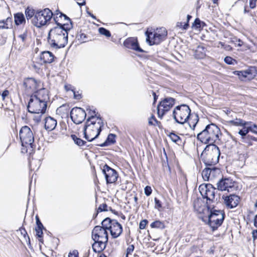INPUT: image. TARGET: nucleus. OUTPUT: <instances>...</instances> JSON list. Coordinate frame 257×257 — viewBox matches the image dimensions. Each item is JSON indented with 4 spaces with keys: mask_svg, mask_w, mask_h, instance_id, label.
<instances>
[{
    "mask_svg": "<svg viewBox=\"0 0 257 257\" xmlns=\"http://www.w3.org/2000/svg\"><path fill=\"white\" fill-rule=\"evenodd\" d=\"M159 122L154 115H152L149 119V125H156Z\"/></svg>",
    "mask_w": 257,
    "mask_h": 257,
    "instance_id": "obj_49",
    "label": "nucleus"
},
{
    "mask_svg": "<svg viewBox=\"0 0 257 257\" xmlns=\"http://www.w3.org/2000/svg\"><path fill=\"white\" fill-rule=\"evenodd\" d=\"M63 27L51 29L48 35V43L51 48L58 49L64 48L68 43V32L72 28L71 24L65 23Z\"/></svg>",
    "mask_w": 257,
    "mask_h": 257,
    "instance_id": "obj_1",
    "label": "nucleus"
},
{
    "mask_svg": "<svg viewBox=\"0 0 257 257\" xmlns=\"http://www.w3.org/2000/svg\"><path fill=\"white\" fill-rule=\"evenodd\" d=\"M107 205L106 204H102L100 205L98 208V211H106L107 210Z\"/></svg>",
    "mask_w": 257,
    "mask_h": 257,
    "instance_id": "obj_56",
    "label": "nucleus"
},
{
    "mask_svg": "<svg viewBox=\"0 0 257 257\" xmlns=\"http://www.w3.org/2000/svg\"><path fill=\"white\" fill-rule=\"evenodd\" d=\"M254 225L257 228V214L255 216L254 219Z\"/></svg>",
    "mask_w": 257,
    "mask_h": 257,
    "instance_id": "obj_63",
    "label": "nucleus"
},
{
    "mask_svg": "<svg viewBox=\"0 0 257 257\" xmlns=\"http://www.w3.org/2000/svg\"><path fill=\"white\" fill-rule=\"evenodd\" d=\"M36 224H37V227H44L42 223L41 222L39 217L37 216L36 217Z\"/></svg>",
    "mask_w": 257,
    "mask_h": 257,
    "instance_id": "obj_60",
    "label": "nucleus"
},
{
    "mask_svg": "<svg viewBox=\"0 0 257 257\" xmlns=\"http://www.w3.org/2000/svg\"><path fill=\"white\" fill-rule=\"evenodd\" d=\"M116 135L113 134H110L108 135L106 140L104 143L100 145L101 147H104L108 146L110 144H113L115 143Z\"/></svg>",
    "mask_w": 257,
    "mask_h": 257,
    "instance_id": "obj_30",
    "label": "nucleus"
},
{
    "mask_svg": "<svg viewBox=\"0 0 257 257\" xmlns=\"http://www.w3.org/2000/svg\"><path fill=\"white\" fill-rule=\"evenodd\" d=\"M87 110H89L90 111L89 112V113H90L91 114V115H93V116H95V118L94 119H93L94 120H96V122H99V120L100 121H101L103 122V120L101 118V117H100V114H98V115H97L95 114V111L94 110H93V111H91L90 109L89 108H87Z\"/></svg>",
    "mask_w": 257,
    "mask_h": 257,
    "instance_id": "obj_47",
    "label": "nucleus"
},
{
    "mask_svg": "<svg viewBox=\"0 0 257 257\" xmlns=\"http://www.w3.org/2000/svg\"><path fill=\"white\" fill-rule=\"evenodd\" d=\"M86 116V113L85 110L80 107H74L70 112V117L76 124L81 123Z\"/></svg>",
    "mask_w": 257,
    "mask_h": 257,
    "instance_id": "obj_13",
    "label": "nucleus"
},
{
    "mask_svg": "<svg viewBox=\"0 0 257 257\" xmlns=\"http://www.w3.org/2000/svg\"><path fill=\"white\" fill-rule=\"evenodd\" d=\"M144 191H145V194H146V195L148 196L151 194L152 190L150 186H147L145 188Z\"/></svg>",
    "mask_w": 257,
    "mask_h": 257,
    "instance_id": "obj_55",
    "label": "nucleus"
},
{
    "mask_svg": "<svg viewBox=\"0 0 257 257\" xmlns=\"http://www.w3.org/2000/svg\"><path fill=\"white\" fill-rule=\"evenodd\" d=\"M27 108L29 112L32 113H44L46 110L47 104L43 102V101L39 100L31 96Z\"/></svg>",
    "mask_w": 257,
    "mask_h": 257,
    "instance_id": "obj_9",
    "label": "nucleus"
},
{
    "mask_svg": "<svg viewBox=\"0 0 257 257\" xmlns=\"http://www.w3.org/2000/svg\"><path fill=\"white\" fill-rule=\"evenodd\" d=\"M92 238L93 240L108 241L107 232L104 228L96 226L92 230Z\"/></svg>",
    "mask_w": 257,
    "mask_h": 257,
    "instance_id": "obj_15",
    "label": "nucleus"
},
{
    "mask_svg": "<svg viewBox=\"0 0 257 257\" xmlns=\"http://www.w3.org/2000/svg\"><path fill=\"white\" fill-rule=\"evenodd\" d=\"M134 248L135 247L133 244L130 245L126 249V255L128 256L129 254H131L134 250Z\"/></svg>",
    "mask_w": 257,
    "mask_h": 257,
    "instance_id": "obj_50",
    "label": "nucleus"
},
{
    "mask_svg": "<svg viewBox=\"0 0 257 257\" xmlns=\"http://www.w3.org/2000/svg\"><path fill=\"white\" fill-rule=\"evenodd\" d=\"M57 12L58 13H56V15H59V18H60V19L62 20V21H67L72 25L71 20L69 18H68L66 15L61 13L59 11H58Z\"/></svg>",
    "mask_w": 257,
    "mask_h": 257,
    "instance_id": "obj_45",
    "label": "nucleus"
},
{
    "mask_svg": "<svg viewBox=\"0 0 257 257\" xmlns=\"http://www.w3.org/2000/svg\"><path fill=\"white\" fill-rule=\"evenodd\" d=\"M151 227L152 228H157L160 229H164L165 227L164 223L160 220H157L151 224Z\"/></svg>",
    "mask_w": 257,
    "mask_h": 257,
    "instance_id": "obj_37",
    "label": "nucleus"
},
{
    "mask_svg": "<svg viewBox=\"0 0 257 257\" xmlns=\"http://www.w3.org/2000/svg\"><path fill=\"white\" fill-rule=\"evenodd\" d=\"M210 171H211L210 173V180H213L215 178L216 176L218 174L219 175L220 174V170L213 166H211V167H209Z\"/></svg>",
    "mask_w": 257,
    "mask_h": 257,
    "instance_id": "obj_35",
    "label": "nucleus"
},
{
    "mask_svg": "<svg viewBox=\"0 0 257 257\" xmlns=\"http://www.w3.org/2000/svg\"><path fill=\"white\" fill-rule=\"evenodd\" d=\"M27 37V32H24L23 34L20 35L19 36V37L21 39L23 42H25Z\"/></svg>",
    "mask_w": 257,
    "mask_h": 257,
    "instance_id": "obj_59",
    "label": "nucleus"
},
{
    "mask_svg": "<svg viewBox=\"0 0 257 257\" xmlns=\"http://www.w3.org/2000/svg\"><path fill=\"white\" fill-rule=\"evenodd\" d=\"M40 81H37L33 78H27L24 79L23 86L27 93H32L35 91L39 87Z\"/></svg>",
    "mask_w": 257,
    "mask_h": 257,
    "instance_id": "obj_16",
    "label": "nucleus"
},
{
    "mask_svg": "<svg viewBox=\"0 0 257 257\" xmlns=\"http://www.w3.org/2000/svg\"><path fill=\"white\" fill-rule=\"evenodd\" d=\"M9 94V91L8 90H5L3 91L2 94L3 99L4 100L8 95Z\"/></svg>",
    "mask_w": 257,
    "mask_h": 257,
    "instance_id": "obj_61",
    "label": "nucleus"
},
{
    "mask_svg": "<svg viewBox=\"0 0 257 257\" xmlns=\"http://www.w3.org/2000/svg\"><path fill=\"white\" fill-rule=\"evenodd\" d=\"M224 200V203L228 208H233L237 206L239 201L240 198L238 196L231 194L228 196H222Z\"/></svg>",
    "mask_w": 257,
    "mask_h": 257,
    "instance_id": "obj_18",
    "label": "nucleus"
},
{
    "mask_svg": "<svg viewBox=\"0 0 257 257\" xmlns=\"http://www.w3.org/2000/svg\"><path fill=\"white\" fill-rule=\"evenodd\" d=\"M191 114V109L186 104H181L175 107L173 112L174 119L178 123L184 124Z\"/></svg>",
    "mask_w": 257,
    "mask_h": 257,
    "instance_id": "obj_6",
    "label": "nucleus"
},
{
    "mask_svg": "<svg viewBox=\"0 0 257 257\" xmlns=\"http://www.w3.org/2000/svg\"><path fill=\"white\" fill-rule=\"evenodd\" d=\"M98 31L100 34L104 35L106 37H110L111 36L110 32L104 28L101 27L99 28Z\"/></svg>",
    "mask_w": 257,
    "mask_h": 257,
    "instance_id": "obj_46",
    "label": "nucleus"
},
{
    "mask_svg": "<svg viewBox=\"0 0 257 257\" xmlns=\"http://www.w3.org/2000/svg\"><path fill=\"white\" fill-rule=\"evenodd\" d=\"M199 190L203 198L206 199L207 203L208 201L212 202L215 200L217 191L211 184L200 185Z\"/></svg>",
    "mask_w": 257,
    "mask_h": 257,
    "instance_id": "obj_11",
    "label": "nucleus"
},
{
    "mask_svg": "<svg viewBox=\"0 0 257 257\" xmlns=\"http://www.w3.org/2000/svg\"><path fill=\"white\" fill-rule=\"evenodd\" d=\"M71 137L74 141L75 143L77 144L78 146H84L86 143L85 141H83L80 138H77V136H75V135H72L71 136Z\"/></svg>",
    "mask_w": 257,
    "mask_h": 257,
    "instance_id": "obj_39",
    "label": "nucleus"
},
{
    "mask_svg": "<svg viewBox=\"0 0 257 257\" xmlns=\"http://www.w3.org/2000/svg\"><path fill=\"white\" fill-rule=\"evenodd\" d=\"M245 74L247 76V79L250 80L253 79L257 74L256 67L250 66L248 69L244 70Z\"/></svg>",
    "mask_w": 257,
    "mask_h": 257,
    "instance_id": "obj_29",
    "label": "nucleus"
},
{
    "mask_svg": "<svg viewBox=\"0 0 257 257\" xmlns=\"http://www.w3.org/2000/svg\"><path fill=\"white\" fill-rule=\"evenodd\" d=\"M56 125L57 121L53 117L48 116L45 118V128L46 130L51 131L56 127Z\"/></svg>",
    "mask_w": 257,
    "mask_h": 257,
    "instance_id": "obj_23",
    "label": "nucleus"
},
{
    "mask_svg": "<svg viewBox=\"0 0 257 257\" xmlns=\"http://www.w3.org/2000/svg\"><path fill=\"white\" fill-rule=\"evenodd\" d=\"M109 230L113 238H117L121 234L122 227L116 220H113L112 225L109 226Z\"/></svg>",
    "mask_w": 257,
    "mask_h": 257,
    "instance_id": "obj_20",
    "label": "nucleus"
},
{
    "mask_svg": "<svg viewBox=\"0 0 257 257\" xmlns=\"http://www.w3.org/2000/svg\"><path fill=\"white\" fill-rule=\"evenodd\" d=\"M34 97L38 99L39 100L43 101V102L47 103L49 100V92L46 88H41L36 92L34 95H32Z\"/></svg>",
    "mask_w": 257,
    "mask_h": 257,
    "instance_id": "obj_21",
    "label": "nucleus"
},
{
    "mask_svg": "<svg viewBox=\"0 0 257 257\" xmlns=\"http://www.w3.org/2000/svg\"><path fill=\"white\" fill-rule=\"evenodd\" d=\"M94 118L95 116L93 115L89 117L83 128L84 138L88 142H91L98 137L104 125L101 121L96 122L94 120Z\"/></svg>",
    "mask_w": 257,
    "mask_h": 257,
    "instance_id": "obj_3",
    "label": "nucleus"
},
{
    "mask_svg": "<svg viewBox=\"0 0 257 257\" xmlns=\"http://www.w3.org/2000/svg\"><path fill=\"white\" fill-rule=\"evenodd\" d=\"M205 25V23L201 21L199 18H196L193 24V26L195 27L197 29L203 27Z\"/></svg>",
    "mask_w": 257,
    "mask_h": 257,
    "instance_id": "obj_42",
    "label": "nucleus"
},
{
    "mask_svg": "<svg viewBox=\"0 0 257 257\" xmlns=\"http://www.w3.org/2000/svg\"><path fill=\"white\" fill-rule=\"evenodd\" d=\"M58 11H56L54 14H53V19L55 21L56 24L59 26L58 27H63L64 24L65 23H62V20L59 18V15H56V13H58Z\"/></svg>",
    "mask_w": 257,
    "mask_h": 257,
    "instance_id": "obj_38",
    "label": "nucleus"
},
{
    "mask_svg": "<svg viewBox=\"0 0 257 257\" xmlns=\"http://www.w3.org/2000/svg\"><path fill=\"white\" fill-rule=\"evenodd\" d=\"M113 220H111L107 217L104 219L101 222L102 226L101 227L104 228L105 230H109V226L112 225Z\"/></svg>",
    "mask_w": 257,
    "mask_h": 257,
    "instance_id": "obj_32",
    "label": "nucleus"
},
{
    "mask_svg": "<svg viewBox=\"0 0 257 257\" xmlns=\"http://www.w3.org/2000/svg\"><path fill=\"white\" fill-rule=\"evenodd\" d=\"M169 137L173 142H175L178 145H180L182 144V140L178 136L176 135L175 133H171L170 134Z\"/></svg>",
    "mask_w": 257,
    "mask_h": 257,
    "instance_id": "obj_36",
    "label": "nucleus"
},
{
    "mask_svg": "<svg viewBox=\"0 0 257 257\" xmlns=\"http://www.w3.org/2000/svg\"><path fill=\"white\" fill-rule=\"evenodd\" d=\"M12 19L8 18L6 21H0V29H9L12 26Z\"/></svg>",
    "mask_w": 257,
    "mask_h": 257,
    "instance_id": "obj_31",
    "label": "nucleus"
},
{
    "mask_svg": "<svg viewBox=\"0 0 257 257\" xmlns=\"http://www.w3.org/2000/svg\"><path fill=\"white\" fill-rule=\"evenodd\" d=\"M148 223V221L146 219L142 220L139 224V228L141 229H144L145 228L146 225Z\"/></svg>",
    "mask_w": 257,
    "mask_h": 257,
    "instance_id": "obj_53",
    "label": "nucleus"
},
{
    "mask_svg": "<svg viewBox=\"0 0 257 257\" xmlns=\"http://www.w3.org/2000/svg\"><path fill=\"white\" fill-rule=\"evenodd\" d=\"M229 125L236 126H243L244 125H249L251 123V121H246L242 119L235 118L227 121Z\"/></svg>",
    "mask_w": 257,
    "mask_h": 257,
    "instance_id": "obj_26",
    "label": "nucleus"
},
{
    "mask_svg": "<svg viewBox=\"0 0 257 257\" xmlns=\"http://www.w3.org/2000/svg\"><path fill=\"white\" fill-rule=\"evenodd\" d=\"M245 70L242 71H235L234 73L238 76L239 78L242 80H245L246 79H247V76L246 75V74H245Z\"/></svg>",
    "mask_w": 257,
    "mask_h": 257,
    "instance_id": "obj_44",
    "label": "nucleus"
},
{
    "mask_svg": "<svg viewBox=\"0 0 257 257\" xmlns=\"http://www.w3.org/2000/svg\"><path fill=\"white\" fill-rule=\"evenodd\" d=\"M14 22L16 25H24L26 20L23 14L18 13L14 15Z\"/></svg>",
    "mask_w": 257,
    "mask_h": 257,
    "instance_id": "obj_28",
    "label": "nucleus"
},
{
    "mask_svg": "<svg viewBox=\"0 0 257 257\" xmlns=\"http://www.w3.org/2000/svg\"><path fill=\"white\" fill-rule=\"evenodd\" d=\"M194 55L197 59H201L205 56V48L202 46H198L194 51Z\"/></svg>",
    "mask_w": 257,
    "mask_h": 257,
    "instance_id": "obj_27",
    "label": "nucleus"
},
{
    "mask_svg": "<svg viewBox=\"0 0 257 257\" xmlns=\"http://www.w3.org/2000/svg\"><path fill=\"white\" fill-rule=\"evenodd\" d=\"M247 128L249 132L257 134V125L255 124H252L251 123L247 125Z\"/></svg>",
    "mask_w": 257,
    "mask_h": 257,
    "instance_id": "obj_48",
    "label": "nucleus"
},
{
    "mask_svg": "<svg viewBox=\"0 0 257 257\" xmlns=\"http://www.w3.org/2000/svg\"><path fill=\"white\" fill-rule=\"evenodd\" d=\"M124 46L139 52H143V50L140 48L138 40L135 38H129L126 39L124 43Z\"/></svg>",
    "mask_w": 257,
    "mask_h": 257,
    "instance_id": "obj_19",
    "label": "nucleus"
},
{
    "mask_svg": "<svg viewBox=\"0 0 257 257\" xmlns=\"http://www.w3.org/2000/svg\"><path fill=\"white\" fill-rule=\"evenodd\" d=\"M252 236L254 239L257 238V230H253L252 231Z\"/></svg>",
    "mask_w": 257,
    "mask_h": 257,
    "instance_id": "obj_62",
    "label": "nucleus"
},
{
    "mask_svg": "<svg viewBox=\"0 0 257 257\" xmlns=\"http://www.w3.org/2000/svg\"><path fill=\"white\" fill-rule=\"evenodd\" d=\"M235 182L230 178H223L217 183V188L221 191H232L234 188Z\"/></svg>",
    "mask_w": 257,
    "mask_h": 257,
    "instance_id": "obj_17",
    "label": "nucleus"
},
{
    "mask_svg": "<svg viewBox=\"0 0 257 257\" xmlns=\"http://www.w3.org/2000/svg\"><path fill=\"white\" fill-rule=\"evenodd\" d=\"M242 127L243 128L240 130L237 133L241 136L242 142H244L243 140L245 138V137L249 133V131L247 128V125H244Z\"/></svg>",
    "mask_w": 257,
    "mask_h": 257,
    "instance_id": "obj_33",
    "label": "nucleus"
},
{
    "mask_svg": "<svg viewBox=\"0 0 257 257\" xmlns=\"http://www.w3.org/2000/svg\"><path fill=\"white\" fill-rule=\"evenodd\" d=\"M54 55L49 51H44L40 55V59L44 63H52L54 60Z\"/></svg>",
    "mask_w": 257,
    "mask_h": 257,
    "instance_id": "obj_24",
    "label": "nucleus"
},
{
    "mask_svg": "<svg viewBox=\"0 0 257 257\" xmlns=\"http://www.w3.org/2000/svg\"><path fill=\"white\" fill-rule=\"evenodd\" d=\"M146 34L147 41L149 43L150 45H157L165 40L167 35V32L165 28L162 27L159 29L157 28L154 33L149 32L147 31Z\"/></svg>",
    "mask_w": 257,
    "mask_h": 257,
    "instance_id": "obj_7",
    "label": "nucleus"
},
{
    "mask_svg": "<svg viewBox=\"0 0 257 257\" xmlns=\"http://www.w3.org/2000/svg\"><path fill=\"white\" fill-rule=\"evenodd\" d=\"M94 243L92 244V248L94 252H99L104 250L106 247V244L108 241L94 240Z\"/></svg>",
    "mask_w": 257,
    "mask_h": 257,
    "instance_id": "obj_22",
    "label": "nucleus"
},
{
    "mask_svg": "<svg viewBox=\"0 0 257 257\" xmlns=\"http://www.w3.org/2000/svg\"><path fill=\"white\" fill-rule=\"evenodd\" d=\"M220 155L219 148L214 144H211L206 146L201 156L206 166H212L218 162Z\"/></svg>",
    "mask_w": 257,
    "mask_h": 257,
    "instance_id": "obj_4",
    "label": "nucleus"
},
{
    "mask_svg": "<svg viewBox=\"0 0 257 257\" xmlns=\"http://www.w3.org/2000/svg\"><path fill=\"white\" fill-rule=\"evenodd\" d=\"M257 0H249V7L251 9H253L256 7V2Z\"/></svg>",
    "mask_w": 257,
    "mask_h": 257,
    "instance_id": "obj_58",
    "label": "nucleus"
},
{
    "mask_svg": "<svg viewBox=\"0 0 257 257\" xmlns=\"http://www.w3.org/2000/svg\"><path fill=\"white\" fill-rule=\"evenodd\" d=\"M155 207L158 209H160L162 208V204L161 201L158 199L157 198H155Z\"/></svg>",
    "mask_w": 257,
    "mask_h": 257,
    "instance_id": "obj_54",
    "label": "nucleus"
},
{
    "mask_svg": "<svg viewBox=\"0 0 257 257\" xmlns=\"http://www.w3.org/2000/svg\"><path fill=\"white\" fill-rule=\"evenodd\" d=\"M221 135L219 128L215 124L211 123L206 125L202 132L198 134L197 138L203 144L211 145L219 141Z\"/></svg>",
    "mask_w": 257,
    "mask_h": 257,
    "instance_id": "obj_2",
    "label": "nucleus"
},
{
    "mask_svg": "<svg viewBox=\"0 0 257 257\" xmlns=\"http://www.w3.org/2000/svg\"><path fill=\"white\" fill-rule=\"evenodd\" d=\"M53 15L52 11L47 8L37 11L31 20L32 23L36 27L40 28L45 25L51 19Z\"/></svg>",
    "mask_w": 257,
    "mask_h": 257,
    "instance_id": "obj_5",
    "label": "nucleus"
},
{
    "mask_svg": "<svg viewBox=\"0 0 257 257\" xmlns=\"http://www.w3.org/2000/svg\"><path fill=\"white\" fill-rule=\"evenodd\" d=\"M224 62L227 64H232L233 62L235 61L231 57L227 56L224 59Z\"/></svg>",
    "mask_w": 257,
    "mask_h": 257,
    "instance_id": "obj_52",
    "label": "nucleus"
},
{
    "mask_svg": "<svg viewBox=\"0 0 257 257\" xmlns=\"http://www.w3.org/2000/svg\"><path fill=\"white\" fill-rule=\"evenodd\" d=\"M198 120L199 117L197 114H190L189 118L187 120L188 121L187 124L191 130H194Z\"/></svg>",
    "mask_w": 257,
    "mask_h": 257,
    "instance_id": "obj_25",
    "label": "nucleus"
},
{
    "mask_svg": "<svg viewBox=\"0 0 257 257\" xmlns=\"http://www.w3.org/2000/svg\"><path fill=\"white\" fill-rule=\"evenodd\" d=\"M68 257H78V252L76 250H73L72 252H70Z\"/></svg>",
    "mask_w": 257,
    "mask_h": 257,
    "instance_id": "obj_57",
    "label": "nucleus"
},
{
    "mask_svg": "<svg viewBox=\"0 0 257 257\" xmlns=\"http://www.w3.org/2000/svg\"><path fill=\"white\" fill-rule=\"evenodd\" d=\"M21 234L24 236L26 241L28 242L29 245L30 244V238L28 235V233L24 228L21 227L20 228Z\"/></svg>",
    "mask_w": 257,
    "mask_h": 257,
    "instance_id": "obj_43",
    "label": "nucleus"
},
{
    "mask_svg": "<svg viewBox=\"0 0 257 257\" xmlns=\"http://www.w3.org/2000/svg\"><path fill=\"white\" fill-rule=\"evenodd\" d=\"M19 136L23 147H32L34 138L32 131L28 126H23L20 131Z\"/></svg>",
    "mask_w": 257,
    "mask_h": 257,
    "instance_id": "obj_10",
    "label": "nucleus"
},
{
    "mask_svg": "<svg viewBox=\"0 0 257 257\" xmlns=\"http://www.w3.org/2000/svg\"><path fill=\"white\" fill-rule=\"evenodd\" d=\"M44 227H36L35 229L36 232V235L39 238V240L41 242H43V239L42 238L43 232V228Z\"/></svg>",
    "mask_w": 257,
    "mask_h": 257,
    "instance_id": "obj_41",
    "label": "nucleus"
},
{
    "mask_svg": "<svg viewBox=\"0 0 257 257\" xmlns=\"http://www.w3.org/2000/svg\"><path fill=\"white\" fill-rule=\"evenodd\" d=\"M102 172L105 175L107 183H113L116 181L118 176L115 170L105 164L103 167Z\"/></svg>",
    "mask_w": 257,
    "mask_h": 257,
    "instance_id": "obj_14",
    "label": "nucleus"
},
{
    "mask_svg": "<svg viewBox=\"0 0 257 257\" xmlns=\"http://www.w3.org/2000/svg\"><path fill=\"white\" fill-rule=\"evenodd\" d=\"M224 213L221 210H211L208 217V224L215 230L222 224L224 219Z\"/></svg>",
    "mask_w": 257,
    "mask_h": 257,
    "instance_id": "obj_8",
    "label": "nucleus"
},
{
    "mask_svg": "<svg viewBox=\"0 0 257 257\" xmlns=\"http://www.w3.org/2000/svg\"><path fill=\"white\" fill-rule=\"evenodd\" d=\"M175 103V99L167 97L161 101L157 107L159 117L162 118L166 112L169 110Z\"/></svg>",
    "mask_w": 257,
    "mask_h": 257,
    "instance_id": "obj_12",
    "label": "nucleus"
},
{
    "mask_svg": "<svg viewBox=\"0 0 257 257\" xmlns=\"http://www.w3.org/2000/svg\"><path fill=\"white\" fill-rule=\"evenodd\" d=\"M189 26V24L188 22H187L186 23H185L183 26V29L184 30H186L188 27Z\"/></svg>",
    "mask_w": 257,
    "mask_h": 257,
    "instance_id": "obj_64",
    "label": "nucleus"
},
{
    "mask_svg": "<svg viewBox=\"0 0 257 257\" xmlns=\"http://www.w3.org/2000/svg\"><path fill=\"white\" fill-rule=\"evenodd\" d=\"M36 12L34 10L27 8L25 10V15L27 20L33 19L35 17Z\"/></svg>",
    "mask_w": 257,
    "mask_h": 257,
    "instance_id": "obj_40",
    "label": "nucleus"
},
{
    "mask_svg": "<svg viewBox=\"0 0 257 257\" xmlns=\"http://www.w3.org/2000/svg\"><path fill=\"white\" fill-rule=\"evenodd\" d=\"M210 173L209 167L205 168L202 172V176L204 181H209L210 180Z\"/></svg>",
    "mask_w": 257,
    "mask_h": 257,
    "instance_id": "obj_34",
    "label": "nucleus"
},
{
    "mask_svg": "<svg viewBox=\"0 0 257 257\" xmlns=\"http://www.w3.org/2000/svg\"><path fill=\"white\" fill-rule=\"evenodd\" d=\"M79 38L78 39L81 41L82 43H84L87 41V40H86L87 37L86 34L84 33H81L79 34Z\"/></svg>",
    "mask_w": 257,
    "mask_h": 257,
    "instance_id": "obj_51",
    "label": "nucleus"
}]
</instances>
